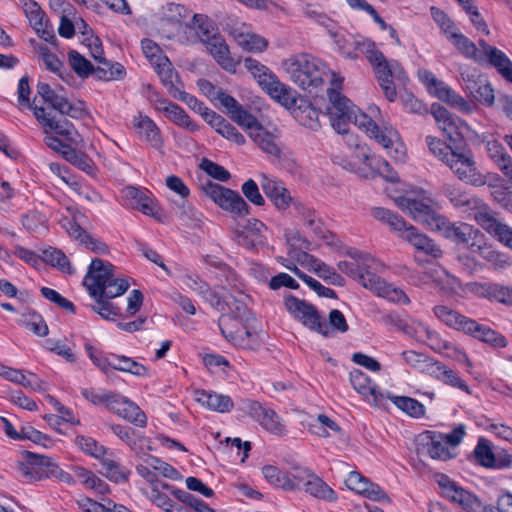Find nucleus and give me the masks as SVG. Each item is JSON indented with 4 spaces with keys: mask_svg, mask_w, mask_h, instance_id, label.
I'll return each mask as SVG.
<instances>
[{
    "mask_svg": "<svg viewBox=\"0 0 512 512\" xmlns=\"http://www.w3.org/2000/svg\"><path fill=\"white\" fill-rule=\"evenodd\" d=\"M340 86L328 88L330 117L340 116L353 120V123L367 136L375 139L396 162L406 160V147L399 132L383 120L379 107L371 105L367 112H361L346 96L340 92Z\"/></svg>",
    "mask_w": 512,
    "mask_h": 512,
    "instance_id": "f257e3e1",
    "label": "nucleus"
},
{
    "mask_svg": "<svg viewBox=\"0 0 512 512\" xmlns=\"http://www.w3.org/2000/svg\"><path fill=\"white\" fill-rule=\"evenodd\" d=\"M348 254L354 262H339L338 269L342 273L357 280L364 288L388 301L402 305L410 303L409 297L402 289L387 283L377 275V273L382 272L385 268L381 261L371 256L369 253L356 249L350 250Z\"/></svg>",
    "mask_w": 512,
    "mask_h": 512,
    "instance_id": "f03ea898",
    "label": "nucleus"
},
{
    "mask_svg": "<svg viewBox=\"0 0 512 512\" xmlns=\"http://www.w3.org/2000/svg\"><path fill=\"white\" fill-rule=\"evenodd\" d=\"M283 68L291 81L311 94H317L326 81L331 86H340L344 77L329 69L321 59L300 54L283 62Z\"/></svg>",
    "mask_w": 512,
    "mask_h": 512,
    "instance_id": "7ed1b4c3",
    "label": "nucleus"
},
{
    "mask_svg": "<svg viewBox=\"0 0 512 512\" xmlns=\"http://www.w3.org/2000/svg\"><path fill=\"white\" fill-rule=\"evenodd\" d=\"M429 151L463 182L474 186L486 184V177L478 170L472 153L469 150H453L441 139L434 136L426 137Z\"/></svg>",
    "mask_w": 512,
    "mask_h": 512,
    "instance_id": "20e7f679",
    "label": "nucleus"
},
{
    "mask_svg": "<svg viewBox=\"0 0 512 512\" xmlns=\"http://www.w3.org/2000/svg\"><path fill=\"white\" fill-rule=\"evenodd\" d=\"M360 53L364 54L371 64L375 77L389 102L397 97L396 85H404L407 76L397 61H388L375 43L367 40L360 45Z\"/></svg>",
    "mask_w": 512,
    "mask_h": 512,
    "instance_id": "39448f33",
    "label": "nucleus"
},
{
    "mask_svg": "<svg viewBox=\"0 0 512 512\" xmlns=\"http://www.w3.org/2000/svg\"><path fill=\"white\" fill-rule=\"evenodd\" d=\"M83 285L91 297L106 296L116 298L123 295L129 288V282L115 275V267L108 261L99 258L92 260Z\"/></svg>",
    "mask_w": 512,
    "mask_h": 512,
    "instance_id": "423d86ee",
    "label": "nucleus"
},
{
    "mask_svg": "<svg viewBox=\"0 0 512 512\" xmlns=\"http://www.w3.org/2000/svg\"><path fill=\"white\" fill-rule=\"evenodd\" d=\"M345 143L352 150V160L347 161L343 165L344 168L365 178L380 174L391 182L398 179L397 174L392 170L389 163L386 160L376 158L367 145L360 143L357 136L347 135Z\"/></svg>",
    "mask_w": 512,
    "mask_h": 512,
    "instance_id": "0eeeda50",
    "label": "nucleus"
},
{
    "mask_svg": "<svg viewBox=\"0 0 512 512\" xmlns=\"http://www.w3.org/2000/svg\"><path fill=\"white\" fill-rule=\"evenodd\" d=\"M395 203L404 213L409 214L414 221L434 231L442 215L432 209V199L422 189L411 191L397 197Z\"/></svg>",
    "mask_w": 512,
    "mask_h": 512,
    "instance_id": "6e6552de",
    "label": "nucleus"
},
{
    "mask_svg": "<svg viewBox=\"0 0 512 512\" xmlns=\"http://www.w3.org/2000/svg\"><path fill=\"white\" fill-rule=\"evenodd\" d=\"M371 215L378 221L388 225L392 231L409 242L417 251L425 244L428 237L419 233L415 227L409 225L399 215L382 207H375Z\"/></svg>",
    "mask_w": 512,
    "mask_h": 512,
    "instance_id": "1a4fd4ad",
    "label": "nucleus"
},
{
    "mask_svg": "<svg viewBox=\"0 0 512 512\" xmlns=\"http://www.w3.org/2000/svg\"><path fill=\"white\" fill-rule=\"evenodd\" d=\"M69 215L60 219L59 223L66 230L70 237L78 240L87 249L95 253H108V246L99 239L93 238L82 226L86 222V216L74 208L68 207Z\"/></svg>",
    "mask_w": 512,
    "mask_h": 512,
    "instance_id": "9d476101",
    "label": "nucleus"
},
{
    "mask_svg": "<svg viewBox=\"0 0 512 512\" xmlns=\"http://www.w3.org/2000/svg\"><path fill=\"white\" fill-rule=\"evenodd\" d=\"M285 307L295 319L310 330L326 337L330 334L326 319L320 316L317 309L310 303L291 296L285 300Z\"/></svg>",
    "mask_w": 512,
    "mask_h": 512,
    "instance_id": "9b49d317",
    "label": "nucleus"
},
{
    "mask_svg": "<svg viewBox=\"0 0 512 512\" xmlns=\"http://www.w3.org/2000/svg\"><path fill=\"white\" fill-rule=\"evenodd\" d=\"M223 30L245 52L262 53L268 47V40L253 32L244 22L229 20L223 25Z\"/></svg>",
    "mask_w": 512,
    "mask_h": 512,
    "instance_id": "f8f14e48",
    "label": "nucleus"
},
{
    "mask_svg": "<svg viewBox=\"0 0 512 512\" xmlns=\"http://www.w3.org/2000/svg\"><path fill=\"white\" fill-rule=\"evenodd\" d=\"M203 191L221 209L240 217L249 214L250 207L238 192L212 182L204 185Z\"/></svg>",
    "mask_w": 512,
    "mask_h": 512,
    "instance_id": "ddd939ff",
    "label": "nucleus"
},
{
    "mask_svg": "<svg viewBox=\"0 0 512 512\" xmlns=\"http://www.w3.org/2000/svg\"><path fill=\"white\" fill-rule=\"evenodd\" d=\"M239 409L257 421L269 433L276 436L286 434V425L282 418L274 410L261 403L250 399L242 400Z\"/></svg>",
    "mask_w": 512,
    "mask_h": 512,
    "instance_id": "4468645a",
    "label": "nucleus"
},
{
    "mask_svg": "<svg viewBox=\"0 0 512 512\" xmlns=\"http://www.w3.org/2000/svg\"><path fill=\"white\" fill-rule=\"evenodd\" d=\"M434 231L440 232L445 238L456 244H463L469 247L471 251L483 237L480 231L472 225L464 222L451 223L444 216L438 220Z\"/></svg>",
    "mask_w": 512,
    "mask_h": 512,
    "instance_id": "2eb2a0df",
    "label": "nucleus"
},
{
    "mask_svg": "<svg viewBox=\"0 0 512 512\" xmlns=\"http://www.w3.org/2000/svg\"><path fill=\"white\" fill-rule=\"evenodd\" d=\"M248 136L263 153L274 160L281 161L287 157L285 147L280 140V131L276 127L268 128L260 123Z\"/></svg>",
    "mask_w": 512,
    "mask_h": 512,
    "instance_id": "dca6fc26",
    "label": "nucleus"
},
{
    "mask_svg": "<svg viewBox=\"0 0 512 512\" xmlns=\"http://www.w3.org/2000/svg\"><path fill=\"white\" fill-rule=\"evenodd\" d=\"M443 193L454 207L469 213L477 223L478 216L491 215V210L481 199L467 194L456 185L445 184L443 186Z\"/></svg>",
    "mask_w": 512,
    "mask_h": 512,
    "instance_id": "f3484780",
    "label": "nucleus"
},
{
    "mask_svg": "<svg viewBox=\"0 0 512 512\" xmlns=\"http://www.w3.org/2000/svg\"><path fill=\"white\" fill-rule=\"evenodd\" d=\"M431 113L439 127L448 140L454 144L464 139V134L469 132L468 125L460 118L452 115L441 105H432Z\"/></svg>",
    "mask_w": 512,
    "mask_h": 512,
    "instance_id": "a211bd4d",
    "label": "nucleus"
},
{
    "mask_svg": "<svg viewBox=\"0 0 512 512\" xmlns=\"http://www.w3.org/2000/svg\"><path fill=\"white\" fill-rule=\"evenodd\" d=\"M34 116L44 127L46 134L54 132L63 137L70 145L82 146L83 139L72 123L55 120L43 107H34Z\"/></svg>",
    "mask_w": 512,
    "mask_h": 512,
    "instance_id": "6ab92c4d",
    "label": "nucleus"
},
{
    "mask_svg": "<svg viewBox=\"0 0 512 512\" xmlns=\"http://www.w3.org/2000/svg\"><path fill=\"white\" fill-rule=\"evenodd\" d=\"M202 43L223 70L230 74L236 73L240 61L232 57L230 48L221 34L215 32L211 37L202 38Z\"/></svg>",
    "mask_w": 512,
    "mask_h": 512,
    "instance_id": "aec40b11",
    "label": "nucleus"
},
{
    "mask_svg": "<svg viewBox=\"0 0 512 512\" xmlns=\"http://www.w3.org/2000/svg\"><path fill=\"white\" fill-rule=\"evenodd\" d=\"M349 380L353 389L364 400L376 407H383L385 405L387 393L380 391L377 385L364 372L359 369L352 370Z\"/></svg>",
    "mask_w": 512,
    "mask_h": 512,
    "instance_id": "412c9836",
    "label": "nucleus"
},
{
    "mask_svg": "<svg viewBox=\"0 0 512 512\" xmlns=\"http://www.w3.org/2000/svg\"><path fill=\"white\" fill-rule=\"evenodd\" d=\"M122 197L128 206L141 211L147 216L156 218L160 214L157 202L145 190L134 186H127L122 190Z\"/></svg>",
    "mask_w": 512,
    "mask_h": 512,
    "instance_id": "4be33fe9",
    "label": "nucleus"
},
{
    "mask_svg": "<svg viewBox=\"0 0 512 512\" xmlns=\"http://www.w3.org/2000/svg\"><path fill=\"white\" fill-rule=\"evenodd\" d=\"M429 278L434 285L446 296L464 297L467 293V284H462L461 281L454 275L450 274L446 269L437 267L429 272Z\"/></svg>",
    "mask_w": 512,
    "mask_h": 512,
    "instance_id": "5701e85b",
    "label": "nucleus"
},
{
    "mask_svg": "<svg viewBox=\"0 0 512 512\" xmlns=\"http://www.w3.org/2000/svg\"><path fill=\"white\" fill-rule=\"evenodd\" d=\"M478 44L482 50L483 63L490 64L505 80L512 83V61L509 57L502 50L489 45L485 40H479Z\"/></svg>",
    "mask_w": 512,
    "mask_h": 512,
    "instance_id": "b1692460",
    "label": "nucleus"
},
{
    "mask_svg": "<svg viewBox=\"0 0 512 512\" xmlns=\"http://www.w3.org/2000/svg\"><path fill=\"white\" fill-rule=\"evenodd\" d=\"M109 410L138 427L146 426L147 417L145 413L136 403L121 395H114L113 399L110 401Z\"/></svg>",
    "mask_w": 512,
    "mask_h": 512,
    "instance_id": "393cba45",
    "label": "nucleus"
},
{
    "mask_svg": "<svg viewBox=\"0 0 512 512\" xmlns=\"http://www.w3.org/2000/svg\"><path fill=\"white\" fill-rule=\"evenodd\" d=\"M259 86L282 106L290 108L296 104V93L289 86L282 83L274 73L268 75L266 79L263 78Z\"/></svg>",
    "mask_w": 512,
    "mask_h": 512,
    "instance_id": "a878e982",
    "label": "nucleus"
},
{
    "mask_svg": "<svg viewBox=\"0 0 512 512\" xmlns=\"http://www.w3.org/2000/svg\"><path fill=\"white\" fill-rule=\"evenodd\" d=\"M345 485L348 489L365 496L374 501H387L389 498L385 491L377 484L370 482L366 477L359 472L352 471L349 473L345 480Z\"/></svg>",
    "mask_w": 512,
    "mask_h": 512,
    "instance_id": "bb28decb",
    "label": "nucleus"
},
{
    "mask_svg": "<svg viewBox=\"0 0 512 512\" xmlns=\"http://www.w3.org/2000/svg\"><path fill=\"white\" fill-rule=\"evenodd\" d=\"M132 125L141 140L157 150L163 147L161 131L150 117L139 112L133 117Z\"/></svg>",
    "mask_w": 512,
    "mask_h": 512,
    "instance_id": "cd10ccee",
    "label": "nucleus"
},
{
    "mask_svg": "<svg viewBox=\"0 0 512 512\" xmlns=\"http://www.w3.org/2000/svg\"><path fill=\"white\" fill-rule=\"evenodd\" d=\"M260 185L265 195L272 201L279 210L287 209L293 199L284 184L276 178L266 174L260 175Z\"/></svg>",
    "mask_w": 512,
    "mask_h": 512,
    "instance_id": "c85d7f7f",
    "label": "nucleus"
},
{
    "mask_svg": "<svg viewBox=\"0 0 512 512\" xmlns=\"http://www.w3.org/2000/svg\"><path fill=\"white\" fill-rule=\"evenodd\" d=\"M460 75L465 82V87L468 89L473 97L485 106H492L494 104V90L492 85L486 80H475L474 74L467 73V67L460 68Z\"/></svg>",
    "mask_w": 512,
    "mask_h": 512,
    "instance_id": "c756f323",
    "label": "nucleus"
},
{
    "mask_svg": "<svg viewBox=\"0 0 512 512\" xmlns=\"http://www.w3.org/2000/svg\"><path fill=\"white\" fill-rule=\"evenodd\" d=\"M433 313L437 319L452 329L468 334L471 328H475V320L467 318L446 305H436Z\"/></svg>",
    "mask_w": 512,
    "mask_h": 512,
    "instance_id": "7c9ffc66",
    "label": "nucleus"
},
{
    "mask_svg": "<svg viewBox=\"0 0 512 512\" xmlns=\"http://www.w3.org/2000/svg\"><path fill=\"white\" fill-rule=\"evenodd\" d=\"M266 226L258 219H248L244 224H237L235 233L239 244L253 248L256 244L262 242V234Z\"/></svg>",
    "mask_w": 512,
    "mask_h": 512,
    "instance_id": "2f4dec72",
    "label": "nucleus"
},
{
    "mask_svg": "<svg viewBox=\"0 0 512 512\" xmlns=\"http://www.w3.org/2000/svg\"><path fill=\"white\" fill-rule=\"evenodd\" d=\"M478 218V224L501 242L506 247L512 249V228L508 225L499 222L491 213L490 216L480 215Z\"/></svg>",
    "mask_w": 512,
    "mask_h": 512,
    "instance_id": "473e14b6",
    "label": "nucleus"
},
{
    "mask_svg": "<svg viewBox=\"0 0 512 512\" xmlns=\"http://www.w3.org/2000/svg\"><path fill=\"white\" fill-rule=\"evenodd\" d=\"M430 94L437 97L439 100L446 102L450 106L463 111L470 113L472 111L471 105L459 94H457L451 87H449L445 82L438 80L435 85H433L429 91Z\"/></svg>",
    "mask_w": 512,
    "mask_h": 512,
    "instance_id": "72a5a7b5",
    "label": "nucleus"
},
{
    "mask_svg": "<svg viewBox=\"0 0 512 512\" xmlns=\"http://www.w3.org/2000/svg\"><path fill=\"white\" fill-rule=\"evenodd\" d=\"M196 400L209 410L226 413L229 412L234 404L228 395L219 394L212 391L198 390L195 393Z\"/></svg>",
    "mask_w": 512,
    "mask_h": 512,
    "instance_id": "f704fd0d",
    "label": "nucleus"
},
{
    "mask_svg": "<svg viewBox=\"0 0 512 512\" xmlns=\"http://www.w3.org/2000/svg\"><path fill=\"white\" fill-rule=\"evenodd\" d=\"M302 491L318 500L327 503H335L338 500L337 493L314 472L311 474Z\"/></svg>",
    "mask_w": 512,
    "mask_h": 512,
    "instance_id": "c9c22d12",
    "label": "nucleus"
},
{
    "mask_svg": "<svg viewBox=\"0 0 512 512\" xmlns=\"http://www.w3.org/2000/svg\"><path fill=\"white\" fill-rule=\"evenodd\" d=\"M402 331L417 342L424 343L429 347L439 335L438 332L417 319H406Z\"/></svg>",
    "mask_w": 512,
    "mask_h": 512,
    "instance_id": "e433bc0d",
    "label": "nucleus"
},
{
    "mask_svg": "<svg viewBox=\"0 0 512 512\" xmlns=\"http://www.w3.org/2000/svg\"><path fill=\"white\" fill-rule=\"evenodd\" d=\"M291 259L296 260L304 268L316 273L319 277L323 279H332L333 277L337 276L332 268H330L324 262L314 257L313 255L308 254L305 251L295 250L293 252V257Z\"/></svg>",
    "mask_w": 512,
    "mask_h": 512,
    "instance_id": "4c0bfd02",
    "label": "nucleus"
},
{
    "mask_svg": "<svg viewBox=\"0 0 512 512\" xmlns=\"http://www.w3.org/2000/svg\"><path fill=\"white\" fill-rule=\"evenodd\" d=\"M447 40L461 53L465 58L472 59L477 63H483L481 47L478 48L466 35L456 30Z\"/></svg>",
    "mask_w": 512,
    "mask_h": 512,
    "instance_id": "58836bf2",
    "label": "nucleus"
},
{
    "mask_svg": "<svg viewBox=\"0 0 512 512\" xmlns=\"http://www.w3.org/2000/svg\"><path fill=\"white\" fill-rule=\"evenodd\" d=\"M429 374L446 385L458 388L467 394H471V390L466 382L458 375L457 372L449 367L435 362L434 366L429 369Z\"/></svg>",
    "mask_w": 512,
    "mask_h": 512,
    "instance_id": "ea45409f",
    "label": "nucleus"
},
{
    "mask_svg": "<svg viewBox=\"0 0 512 512\" xmlns=\"http://www.w3.org/2000/svg\"><path fill=\"white\" fill-rule=\"evenodd\" d=\"M423 446L432 459L446 461L453 457L444 438V434L428 432L423 437Z\"/></svg>",
    "mask_w": 512,
    "mask_h": 512,
    "instance_id": "a19ab883",
    "label": "nucleus"
},
{
    "mask_svg": "<svg viewBox=\"0 0 512 512\" xmlns=\"http://www.w3.org/2000/svg\"><path fill=\"white\" fill-rule=\"evenodd\" d=\"M155 71L159 75L163 85L167 88L169 94L173 97L175 90H180L182 84L179 81L178 75L175 72L172 63L168 57H161V60L153 65Z\"/></svg>",
    "mask_w": 512,
    "mask_h": 512,
    "instance_id": "79ce46f5",
    "label": "nucleus"
},
{
    "mask_svg": "<svg viewBox=\"0 0 512 512\" xmlns=\"http://www.w3.org/2000/svg\"><path fill=\"white\" fill-rule=\"evenodd\" d=\"M208 124L227 140L240 146L245 144V137L221 115L217 113L210 114Z\"/></svg>",
    "mask_w": 512,
    "mask_h": 512,
    "instance_id": "37998d69",
    "label": "nucleus"
},
{
    "mask_svg": "<svg viewBox=\"0 0 512 512\" xmlns=\"http://www.w3.org/2000/svg\"><path fill=\"white\" fill-rule=\"evenodd\" d=\"M293 205L298 212L299 217L303 221V225L316 237L324 238V224L321 219L316 216L315 212L300 202H293Z\"/></svg>",
    "mask_w": 512,
    "mask_h": 512,
    "instance_id": "c03bdc74",
    "label": "nucleus"
},
{
    "mask_svg": "<svg viewBox=\"0 0 512 512\" xmlns=\"http://www.w3.org/2000/svg\"><path fill=\"white\" fill-rule=\"evenodd\" d=\"M331 36L334 40L338 52H340L344 57L351 59L357 57V51L360 52V45L368 40L364 39L362 41H358L351 35L341 32L331 33Z\"/></svg>",
    "mask_w": 512,
    "mask_h": 512,
    "instance_id": "a18cd8bd",
    "label": "nucleus"
},
{
    "mask_svg": "<svg viewBox=\"0 0 512 512\" xmlns=\"http://www.w3.org/2000/svg\"><path fill=\"white\" fill-rule=\"evenodd\" d=\"M430 348L466 366L471 365L467 355L460 348L443 339L440 334L434 339Z\"/></svg>",
    "mask_w": 512,
    "mask_h": 512,
    "instance_id": "49530a36",
    "label": "nucleus"
},
{
    "mask_svg": "<svg viewBox=\"0 0 512 512\" xmlns=\"http://www.w3.org/2000/svg\"><path fill=\"white\" fill-rule=\"evenodd\" d=\"M18 324L31 330L35 335L45 337L48 335L49 329L42 316L33 310L25 309L21 313Z\"/></svg>",
    "mask_w": 512,
    "mask_h": 512,
    "instance_id": "de8ad7c7",
    "label": "nucleus"
},
{
    "mask_svg": "<svg viewBox=\"0 0 512 512\" xmlns=\"http://www.w3.org/2000/svg\"><path fill=\"white\" fill-rule=\"evenodd\" d=\"M222 334L235 346L244 349H255L260 345L258 333L252 332L246 328L228 334L221 328Z\"/></svg>",
    "mask_w": 512,
    "mask_h": 512,
    "instance_id": "09e8293b",
    "label": "nucleus"
},
{
    "mask_svg": "<svg viewBox=\"0 0 512 512\" xmlns=\"http://www.w3.org/2000/svg\"><path fill=\"white\" fill-rule=\"evenodd\" d=\"M386 399H390L393 404L414 418H421L425 415V406L414 398L406 396H392L387 393Z\"/></svg>",
    "mask_w": 512,
    "mask_h": 512,
    "instance_id": "8fccbe9b",
    "label": "nucleus"
},
{
    "mask_svg": "<svg viewBox=\"0 0 512 512\" xmlns=\"http://www.w3.org/2000/svg\"><path fill=\"white\" fill-rule=\"evenodd\" d=\"M468 334L495 347L503 348L507 345V340L502 334L485 325H481L476 321L475 328H471V331H468Z\"/></svg>",
    "mask_w": 512,
    "mask_h": 512,
    "instance_id": "3c124183",
    "label": "nucleus"
},
{
    "mask_svg": "<svg viewBox=\"0 0 512 512\" xmlns=\"http://www.w3.org/2000/svg\"><path fill=\"white\" fill-rule=\"evenodd\" d=\"M112 369L131 373L139 377L149 376V370L141 363L120 355H113Z\"/></svg>",
    "mask_w": 512,
    "mask_h": 512,
    "instance_id": "603ef678",
    "label": "nucleus"
},
{
    "mask_svg": "<svg viewBox=\"0 0 512 512\" xmlns=\"http://www.w3.org/2000/svg\"><path fill=\"white\" fill-rule=\"evenodd\" d=\"M103 474L111 481L115 483H122L127 481L129 471L120 466V464L113 458L107 457V455L99 458Z\"/></svg>",
    "mask_w": 512,
    "mask_h": 512,
    "instance_id": "864d4df0",
    "label": "nucleus"
},
{
    "mask_svg": "<svg viewBox=\"0 0 512 512\" xmlns=\"http://www.w3.org/2000/svg\"><path fill=\"white\" fill-rule=\"evenodd\" d=\"M54 109L60 114L69 116L73 119H82L88 114L84 102L70 101L65 96L61 97Z\"/></svg>",
    "mask_w": 512,
    "mask_h": 512,
    "instance_id": "5fc2aeb1",
    "label": "nucleus"
},
{
    "mask_svg": "<svg viewBox=\"0 0 512 512\" xmlns=\"http://www.w3.org/2000/svg\"><path fill=\"white\" fill-rule=\"evenodd\" d=\"M31 44L34 49V53L41 58L46 69L61 76L63 63L60 61V59L54 53H52L47 46L38 44L35 41H31Z\"/></svg>",
    "mask_w": 512,
    "mask_h": 512,
    "instance_id": "6e6d98bb",
    "label": "nucleus"
},
{
    "mask_svg": "<svg viewBox=\"0 0 512 512\" xmlns=\"http://www.w3.org/2000/svg\"><path fill=\"white\" fill-rule=\"evenodd\" d=\"M436 481L440 487L441 494L453 503H456L462 496V493L467 491L444 474L436 475Z\"/></svg>",
    "mask_w": 512,
    "mask_h": 512,
    "instance_id": "4d7b16f0",
    "label": "nucleus"
},
{
    "mask_svg": "<svg viewBox=\"0 0 512 512\" xmlns=\"http://www.w3.org/2000/svg\"><path fill=\"white\" fill-rule=\"evenodd\" d=\"M30 25L34 30L42 29V21L45 20L44 12L34 0H18Z\"/></svg>",
    "mask_w": 512,
    "mask_h": 512,
    "instance_id": "13d9d810",
    "label": "nucleus"
},
{
    "mask_svg": "<svg viewBox=\"0 0 512 512\" xmlns=\"http://www.w3.org/2000/svg\"><path fill=\"white\" fill-rule=\"evenodd\" d=\"M173 98L186 103L192 110L200 114L207 123L209 122L210 114L216 113L206 107L205 104L199 101L196 97L183 91L182 88L180 90H175Z\"/></svg>",
    "mask_w": 512,
    "mask_h": 512,
    "instance_id": "bf43d9fd",
    "label": "nucleus"
},
{
    "mask_svg": "<svg viewBox=\"0 0 512 512\" xmlns=\"http://www.w3.org/2000/svg\"><path fill=\"white\" fill-rule=\"evenodd\" d=\"M401 355L405 363L410 367L422 372H426L428 374L431 366H434L435 364V362H433L425 354L416 352L414 350L404 351Z\"/></svg>",
    "mask_w": 512,
    "mask_h": 512,
    "instance_id": "052dcab7",
    "label": "nucleus"
},
{
    "mask_svg": "<svg viewBox=\"0 0 512 512\" xmlns=\"http://www.w3.org/2000/svg\"><path fill=\"white\" fill-rule=\"evenodd\" d=\"M75 444L84 453L96 459L102 458L103 456L107 455V449L91 437L83 435L77 436L75 438Z\"/></svg>",
    "mask_w": 512,
    "mask_h": 512,
    "instance_id": "680f3d73",
    "label": "nucleus"
},
{
    "mask_svg": "<svg viewBox=\"0 0 512 512\" xmlns=\"http://www.w3.org/2000/svg\"><path fill=\"white\" fill-rule=\"evenodd\" d=\"M166 117L174 124L191 132H196L199 129V126L193 122L186 112L177 104L171 106L170 110H167Z\"/></svg>",
    "mask_w": 512,
    "mask_h": 512,
    "instance_id": "e2e57ef3",
    "label": "nucleus"
},
{
    "mask_svg": "<svg viewBox=\"0 0 512 512\" xmlns=\"http://www.w3.org/2000/svg\"><path fill=\"white\" fill-rule=\"evenodd\" d=\"M472 253H476L481 256L483 259L492 263L495 266L504 267L508 264L507 260L504 258L502 254L492 249L491 246L482 241V238L479 240L477 245L472 250Z\"/></svg>",
    "mask_w": 512,
    "mask_h": 512,
    "instance_id": "0e129e2a",
    "label": "nucleus"
},
{
    "mask_svg": "<svg viewBox=\"0 0 512 512\" xmlns=\"http://www.w3.org/2000/svg\"><path fill=\"white\" fill-rule=\"evenodd\" d=\"M295 118L301 125L311 130H317L320 127L319 112L309 104L295 111Z\"/></svg>",
    "mask_w": 512,
    "mask_h": 512,
    "instance_id": "69168bd1",
    "label": "nucleus"
},
{
    "mask_svg": "<svg viewBox=\"0 0 512 512\" xmlns=\"http://www.w3.org/2000/svg\"><path fill=\"white\" fill-rule=\"evenodd\" d=\"M95 304L92 305V310L99 314L103 319L114 321L119 315V308L109 301L110 298L106 296L93 297Z\"/></svg>",
    "mask_w": 512,
    "mask_h": 512,
    "instance_id": "338daca9",
    "label": "nucleus"
},
{
    "mask_svg": "<svg viewBox=\"0 0 512 512\" xmlns=\"http://www.w3.org/2000/svg\"><path fill=\"white\" fill-rule=\"evenodd\" d=\"M264 478L277 488L285 490L291 488V483L287 480V473L281 471L278 467L273 465H266L262 468Z\"/></svg>",
    "mask_w": 512,
    "mask_h": 512,
    "instance_id": "774afa93",
    "label": "nucleus"
}]
</instances>
